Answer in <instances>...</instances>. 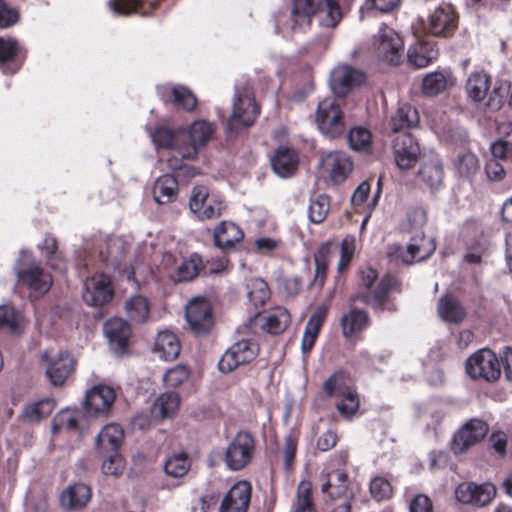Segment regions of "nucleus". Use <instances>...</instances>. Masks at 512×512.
<instances>
[{
  "label": "nucleus",
  "mask_w": 512,
  "mask_h": 512,
  "mask_svg": "<svg viewBox=\"0 0 512 512\" xmlns=\"http://www.w3.org/2000/svg\"><path fill=\"white\" fill-rule=\"evenodd\" d=\"M408 220L415 227V235L410 239L406 250L397 245L389 247V256L401 259L404 264L420 262L428 257L435 250V244L432 239L426 238L422 227L426 223V213L423 209H415L408 215Z\"/></svg>",
  "instance_id": "obj_1"
},
{
  "label": "nucleus",
  "mask_w": 512,
  "mask_h": 512,
  "mask_svg": "<svg viewBox=\"0 0 512 512\" xmlns=\"http://www.w3.org/2000/svg\"><path fill=\"white\" fill-rule=\"evenodd\" d=\"M13 269L18 282L29 291L30 297L39 298L50 290L53 283L51 274L38 263L30 261L28 252H21V258Z\"/></svg>",
  "instance_id": "obj_2"
},
{
  "label": "nucleus",
  "mask_w": 512,
  "mask_h": 512,
  "mask_svg": "<svg viewBox=\"0 0 512 512\" xmlns=\"http://www.w3.org/2000/svg\"><path fill=\"white\" fill-rule=\"evenodd\" d=\"M324 392L336 398V408L346 419L352 418L359 409L360 400L357 391L350 384L345 373L339 371L329 377L323 384Z\"/></svg>",
  "instance_id": "obj_3"
},
{
  "label": "nucleus",
  "mask_w": 512,
  "mask_h": 512,
  "mask_svg": "<svg viewBox=\"0 0 512 512\" xmlns=\"http://www.w3.org/2000/svg\"><path fill=\"white\" fill-rule=\"evenodd\" d=\"M361 283L367 288L366 292L358 293L351 297L352 302L360 301L364 304L372 306L375 309H383L388 294L395 290L398 286V280L391 275L384 276L372 291L371 287L377 279V272L373 268H365L361 270Z\"/></svg>",
  "instance_id": "obj_4"
},
{
  "label": "nucleus",
  "mask_w": 512,
  "mask_h": 512,
  "mask_svg": "<svg viewBox=\"0 0 512 512\" xmlns=\"http://www.w3.org/2000/svg\"><path fill=\"white\" fill-rule=\"evenodd\" d=\"M490 89V77L484 72L471 73L466 82V91L470 99L474 102L483 101L487 96L486 107L491 111H498L504 104L508 94V88L504 85L494 86Z\"/></svg>",
  "instance_id": "obj_5"
},
{
  "label": "nucleus",
  "mask_w": 512,
  "mask_h": 512,
  "mask_svg": "<svg viewBox=\"0 0 512 512\" xmlns=\"http://www.w3.org/2000/svg\"><path fill=\"white\" fill-rule=\"evenodd\" d=\"M256 451V439L248 431H239L225 451L224 461L229 470L239 471L253 459Z\"/></svg>",
  "instance_id": "obj_6"
},
{
  "label": "nucleus",
  "mask_w": 512,
  "mask_h": 512,
  "mask_svg": "<svg viewBox=\"0 0 512 512\" xmlns=\"http://www.w3.org/2000/svg\"><path fill=\"white\" fill-rule=\"evenodd\" d=\"M260 112L259 107L254 102V98L249 89L243 92L236 90L233 111L226 122V129L231 133H238L252 125Z\"/></svg>",
  "instance_id": "obj_7"
},
{
  "label": "nucleus",
  "mask_w": 512,
  "mask_h": 512,
  "mask_svg": "<svg viewBox=\"0 0 512 512\" xmlns=\"http://www.w3.org/2000/svg\"><path fill=\"white\" fill-rule=\"evenodd\" d=\"M466 372L472 379L487 382L496 381L501 375V365L496 354L490 349H480L466 361Z\"/></svg>",
  "instance_id": "obj_8"
},
{
  "label": "nucleus",
  "mask_w": 512,
  "mask_h": 512,
  "mask_svg": "<svg viewBox=\"0 0 512 512\" xmlns=\"http://www.w3.org/2000/svg\"><path fill=\"white\" fill-rule=\"evenodd\" d=\"M316 121L321 132L331 138L338 137L345 131L340 104L335 97L319 102Z\"/></svg>",
  "instance_id": "obj_9"
},
{
  "label": "nucleus",
  "mask_w": 512,
  "mask_h": 512,
  "mask_svg": "<svg viewBox=\"0 0 512 512\" xmlns=\"http://www.w3.org/2000/svg\"><path fill=\"white\" fill-rule=\"evenodd\" d=\"M373 45L377 56L383 61L393 65L400 63L404 52V43L394 29L386 25L381 26Z\"/></svg>",
  "instance_id": "obj_10"
},
{
  "label": "nucleus",
  "mask_w": 512,
  "mask_h": 512,
  "mask_svg": "<svg viewBox=\"0 0 512 512\" xmlns=\"http://www.w3.org/2000/svg\"><path fill=\"white\" fill-rule=\"evenodd\" d=\"M259 347L251 339H242L229 347L218 362L222 373H230L240 365L248 364L258 355Z\"/></svg>",
  "instance_id": "obj_11"
},
{
  "label": "nucleus",
  "mask_w": 512,
  "mask_h": 512,
  "mask_svg": "<svg viewBox=\"0 0 512 512\" xmlns=\"http://www.w3.org/2000/svg\"><path fill=\"white\" fill-rule=\"evenodd\" d=\"M42 360L46 362V376L54 386H62L73 371L75 361L66 351L44 352Z\"/></svg>",
  "instance_id": "obj_12"
},
{
  "label": "nucleus",
  "mask_w": 512,
  "mask_h": 512,
  "mask_svg": "<svg viewBox=\"0 0 512 512\" xmlns=\"http://www.w3.org/2000/svg\"><path fill=\"white\" fill-rule=\"evenodd\" d=\"M457 500L465 505L485 507L489 505L496 496V488L490 483L476 484L465 482L458 485L455 490Z\"/></svg>",
  "instance_id": "obj_13"
},
{
  "label": "nucleus",
  "mask_w": 512,
  "mask_h": 512,
  "mask_svg": "<svg viewBox=\"0 0 512 512\" xmlns=\"http://www.w3.org/2000/svg\"><path fill=\"white\" fill-rule=\"evenodd\" d=\"M488 433V425L480 419L466 422L455 434L451 449L455 454H462L471 446L480 442Z\"/></svg>",
  "instance_id": "obj_14"
},
{
  "label": "nucleus",
  "mask_w": 512,
  "mask_h": 512,
  "mask_svg": "<svg viewBox=\"0 0 512 512\" xmlns=\"http://www.w3.org/2000/svg\"><path fill=\"white\" fill-rule=\"evenodd\" d=\"M186 321L196 335H205L213 326L211 305L202 298L191 300L186 306Z\"/></svg>",
  "instance_id": "obj_15"
},
{
  "label": "nucleus",
  "mask_w": 512,
  "mask_h": 512,
  "mask_svg": "<svg viewBox=\"0 0 512 512\" xmlns=\"http://www.w3.org/2000/svg\"><path fill=\"white\" fill-rule=\"evenodd\" d=\"M116 399L115 390L99 384L89 389L85 396V409L87 413L96 416H108Z\"/></svg>",
  "instance_id": "obj_16"
},
{
  "label": "nucleus",
  "mask_w": 512,
  "mask_h": 512,
  "mask_svg": "<svg viewBox=\"0 0 512 512\" xmlns=\"http://www.w3.org/2000/svg\"><path fill=\"white\" fill-rule=\"evenodd\" d=\"M110 278L105 274H97L84 282L83 300L90 306H102L113 297Z\"/></svg>",
  "instance_id": "obj_17"
},
{
  "label": "nucleus",
  "mask_w": 512,
  "mask_h": 512,
  "mask_svg": "<svg viewBox=\"0 0 512 512\" xmlns=\"http://www.w3.org/2000/svg\"><path fill=\"white\" fill-rule=\"evenodd\" d=\"M364 80L361 71L347 65L334 68L330 74V86L336 97H344Z\"/></svg>",
  "instance_id": "obj_18"
},
{
  "label": "nucleus",
  "mask_w": 512,
  "mask_h": 512,
  "mask_svg": "<svg viewBox=\"0 0 512 512\" xmlns=\"http://www.w3.org/2000/svg\"><path fill=\"white\" fill-rule=\"evenodd\" d=\"M292 7L287 21V26L293 31H305L311 24L312 16L319 12H325L321 3L315 0H291Z\"/></svg>",
  "instance_id": "obj_19"
},
{
  "label": "nucleus",
  "mask_w": 512,
  "mask_h": 512,
  "mask_svg": "<svg viewBox=\"0 0 512 512\" xmlns=\"http://www.w3.org/2000/svg\"><path fill=\"white\" fill-rule=\"evenodd\" d=\"M251 493L252 487L248 481L236 482L223 497L219 512H247Z\"/></svg>",
  "instance_id": "obj_20"
},
{
  "label": "nucleus",
  "mask_w": 512,
  "mask_h": 512,
  "mask_svg": "<svg viewBox=\"0 0 512 512\" xmlns=\"http://www.w3.org/2000/svg\"><path fill=\"white\" fill-rule=\"evenodd\" d=\"M104 334L109 342L110 349L117 355L126 352L132 334L128 322L122 318H112L104 324Z\"/></svg>",
  "instance_id": "obj_21"
},
{
  "label": "nucleus",
  "mask_w": 512,
  "mask_h": 512,
  "mask_svg": "<svg viewBox=\"0 0 512 512\" xmlns=\"http://www.w3.org/2000/svg\"><path fill=\"white\" fill-rule=\"evenodd\" d=\"M395 162L400 169H409L417 161L420 153L418 143L409 133H400L393 139Z\"/></svg>",
  "instance_id": "obj_22"
},
{
  "label": "nucleus",
  "mask_w": 512,
  "mask_h": 512,
  "mask_svg": "<svg viewBox=\"0 0 512 512\" xmlns=\"http://www.w3.org/2000/svg\"><path fill=\"white\" fill-rule=\"evenodd\" d=\"M213 131V126L210 123L203 120L195 121L188 133L190 142L179 146V155L183 159L193 160L198 153V148L207 143Z\"/></svg>",
  "instance_id": "obj_23"
},
{
  "label": "nucleus",
  "mask_w": 512,
  "mask_h": 512,
  "mask_svg": "<svg viewBox=\"0 0 512 512\" xmlns=\"http://www.w3.org/2000/svg\"><path fill=\"white\" fill-rule=\"evenodd\" d=\"M457 16L449 4L440 5L429 18V30L435 36L449 37L457 28Z\"/></svg>",
  "instance_id": "obj_24"
},
{
  "label": "nucleus",
  "mask_w": 512,
  "mask_h": 512,
  "mask_svg": "<svg viewBox=\"0 0 512 512\" xmlns=\"http://www.w3.org/2000/svg\"><path fill=\"white\" fill-rule=\"evenodd\" d=\"M91 488L84 483L69 485L60 496V504L64 510H81L91 499Z\"/></svg>",
  "instance_id": "obj_25"
},
{
  "label": "nucleus",
  "mask_w": 512,
  "mask_h": 512,
  "mask_svg": "<svg viewBox=\"0 0 512 512\" xmlns=\"http://www.w3.org/2000/svg\"><path fill=\"white\" fill-rule=\"evenodd\" d=\"M322 165L329 172L330 178L334 183L344 181L352 170L350 158L340 151L327 154L322 160Z\"/></svg>",
  "instance_id": "obj_26"
},
{
  "label": "nucleus",
  "mask_w": 512,
  "mask_h": 512,
  "mask_svg": "<svg viewBox=\"0 0 512 512\" xmlns=\"http://www.w3.org/2000/svg\"><path fill=\"white\" fill-rule=\"evenodd\" d=\"M299 157L297 152L289 147H279L271 159L273 171L282 178L292 176L298 167Z\"/></svg>",
  "instance_id": "obj_27"
},
{
  "label": "nucleus",
  "mask_w": 512,
  "mask_h": 512,
  "mask_svg": "<svg viewBox=\"0 0 512 512\" xmlns=\"http://www.w3.org/2000/svg\"><path fill=\"white\" fill-rule=\"evenodd\" d=\"M418 176L429 188H439L442 185L444 178V169L440 158L436 155L424 158L421 162Z\"/></svg>",
  "instance_id": "obj_28"
},
{
  "label": "nucleus",
  "mask_w": 512,
  "mask_h": 512,
  "mask_svg": "<svg viewBox=\"0 0 512 512\" xmlns=\"http://www.w3.org/2000/svg\"><path fill=\"white\" fill-rule=\"evenodd\" d=\"M321 490L330 498H339L345 495L349 490L350 497L354 498L355 491L351 487L349 489V480L345 471L336 469L326 474L325 480L321 485Z\"/></svg>",
  "instance_id": "obj_29"
},
{
  "label": "nucleus",
  "mask_w": 512,
  "mask_h": 512,
  "mask_svg": "<svg viewBox=\"0 0 512 512\" xmlns=\"http://www.w3.org/2000/svg\"><path fill=\"white\" fill-rule=\"evenodd\" d=\"M158 95L166 102H173L187 111H191L197 104L195 95L184 86L169 88L166 85L157 87Z\"/></svg>",
  "instance_id": "obj_30"
},
{
  "label": "nucleus",
  "mask_w": 512,
  "mask_h": 512,
  "mask_svg": "<svg viewBox=\"0 0 512 512\" xmlns=\"http://www.w3.org/2000/svg\"><path fill=\"white\" fill-rule=\"evenodd\" d=\"M180 406V396L177 392L166 391L160 394L151 406V416L155 420L173 417Z\"/></svg>",
  "instance_id": "obj_31"
},
{
  "label": "nucleus",
  "mask_w": 512,
  "mask_h": 512,
  "mask_svg": "<svg viewBox=\"0 0 512 512\" xmlns=\"http://www.w3.org/2000/svg\"><path fill=\"white\" fill-rule=\"evenodd\" d=\"M243 231L233 222L222 221L213 232L214 243L221 249H229L243 239Z\"/></svg>",
  "instance_id": "obj_32"
},
{
  "label": "nucleus",
  "mask_w": 512,
  "mask_h": 512,
  "mask_svg": "<svg viewBox=\"0 0 512 512\" xmlns=\"http://www.w3.org/2000/svg\"><path fill=\"white\" fill-rule=\"evenodd\" d=\"M124 432L117 424L106 425L96 437V446L102 454L105 452H118L123 441Z\"/></svg>",
  "instance_id": "obj_33"
},
{
  "label": "nucleus",
  "mask_w": 512,
  "mask_h": 512,
  "mask_svg": "<svg viewBox=\"0 0 512 512\" xmlns=\"http://www.w3.org/2000/svg\"><path fill=\"white\" fill-rule=\"evenodd\" d=\"M178 195V182L172 175L160 176L153 186V197L159 205L171 203Z\"/></svg>",
  "instance_id": "obj_34"
},
{
  "label": "nucleus",
  "mask_w": 512,
  "mask_h": 512,
  "mask_svg": "<svg viewBox=\"0 0 512 512\" xmlns=\"http://www.w3.org/2000/svg\"><path fill=\"white\" fill-rule=\"evenodd\" d=\"M23 330L22 314L11 305H0V332L18 336Z\"/></svg>",
  "instance_id": "obj_35"
},
{
  "label": "nucleus",
  "mask_w": 512,
  "mask_h": 512,
  "mask_svg": "<svg viewBox=\"0 0 512 512\" xmlns=\"http://www.w3.org/2000/svg\"><path fill=\"white\" fill-rule=\"evenodd\" d=\"M325 317L326 310L323 307H318L316 311L310 316L305 326L301 341V349L303 353H308L314 346Z\"/></svg>",
  "instance_id": "obj_36"
},
{
  "label": "nucleus",
  "mask_w": 512,
  "mask_h": 512,
  "mask_svg": "<svg viewBox=\"0 0 512 512\" xmlns=\"http://www.w3.org/2000/svg\"><path fill=\"white\" fill-rule=\"evenodd\" d=\"M55 409V401L51 398H44L39 401L27 404L22 410V420L26 423H38L49 417Z\"/></svg>",
  "instance_id": "obj_37"
},
{
  "label": "nucleus",
  "mask_w": 512,
  "mask_h": 512,
  "mask_svg": "<svg viewBox=\"0 0 512 512\" xmlns=\"http://www.w3.org/2000/svg\"><path fill=\"white\" fill-rule=\"evenodd\" d=\"M437 310L440 318L447 323L458 324L466 317L465 309L455 298L449 295L438 300Z\"/></svg>",
  "instance_id": "obj_38"
},
{
  "label": "nucleus",
  "mask_w": 512,
  "mask_h": 512,
  "mask_svg": "<svg viewBox=\"0 0 512 512\" xmlns=\"http://www.w3.org/2000/svg\"><path fill=\"white\" fill-rule=\"evenodd\" d=\"M154 350L165 360H174L180 353V343L176 335L170 331L158 334Z\"/></svg>",
  "instance_id": "obj_39"
},
{
  "label": "nucleus",
  "mask_w": 512,
  "mask_h": 512,
  "mask_svg": "<svg viewBox=\"0 0 512 512\" xmlns=\"http://www.w3.org/2000/svg\"><path fill=\"white\" fill-rule=\"evenodd\" d=\"M369 317L360 309H351L341 318L342 332L345 337H352L367 327Z\"/></svg>",
  "instance_id": "obj_40"
},
{
  "label": "nucleus",
  "mask_w": 512,
  "mask_h": 512,
  "mask_svg": "<svg viewBox=\"0 0 512 512\" xmlns=\"http://www.w3.org/2000/svg\"><path fill=\"white\" fill-rule=\"evenodd\" d=\"M419 121L418 112L410 105H403L398 108L391 118V128L395 133L402 132L415 127Z\"/></svg>",
  "instance_id": "obj_41"
},
{
  "label": "nucleus",
  "mask_w": 512,
  "mask_h": 512,
  "mask_svg": "<svg viewBox=\"0 0 512 512\" xmlns=\"http://www.w3.org/2000/svg\"><path fill=\"white\" fill-rule=\"evenodd\" d=\"M18 54L16 41L0 38V69L4 73H14L18 70L15 57Z\"/></svg>",
  "instance_id": "obj_42"
},
{
  "label": "nucleus",
  "mask_w": 512,
  "mask_h": 512,
  "mask_svg": "<svg viewBox=\"0 0 512 512\" xmlns=\"http://www.w3.org/2000/svg\"><path fill=\"white\" fill-rule=\"evenodd\" d=\"M289 324V312L285 308L277 307L265 317L262 328L270 334H280L286 330Z\"/></svg>",
  "instance_id": "obj_43"
},
{
  "label": "nucleus",
  "mask_w": 512,
  "mask_h": 512,
  "mask_svg": "<svg viewBox=\"0 0 512 512\" xmlns=\"http://www.w3.org/2000/svg\"><path fill=\"white\" fill-rule=\"evenodd\" d=\"M125 310L129 319L137 324H143L149 318V304L145 297L134 295L125 303Z\"/></svg>",
  "instance_id": "obj_44"
},
{
  "label": "nucleus",
  "mask_w": 512,
  "mask_h": 512,
  "mask_svg": "<svg viewBox=\"0 0 512 512\" xmlns=\"http://www.w3.org/2000/svg\"><path fill=\"white\" fill-rule=\"evenodd\" d=\"M451 82L450 74L433 72L423 79V92L428 96H435L447 89Z\"/></svg>",
  "instance_id": "obj_45"
},
{
  "label": "nucleus",
  "mask_w": 512,
  "mask_h": 512,
  "mask_svg": "<svg viewBox=\"0 0 512 512\" xmlns=\"http://www.w3.org/2000/svg\"><path fill=\"white\" fill-rule=\"evenodd\" d=\"M247 294L255 306L264 305L270 297V289L263 279L252 278L247 283Z\"/></svg>",
  "instance_id": "obj_46"
},
{
  "label": "nucleus",
  "mask_w": 512,
  "mask_h": 512,
  "mask_svg": "<svg viewBox=\"0 0 512 512\" xmlns=\"http://www.w3.org/2000/svg\"><path fill=\"white\" fill-rule=\"evenodd\" d=\"M330 200L326 194H319L311 200L308 208V217L312 223H322L328 215Z\"/></svg>",
  "instance_id": "obj_47"
},
{
  "label": "nucleus",
  "mask_w": 512,
  "mask_h": 512,
  "mask_svg": "<svg viewBox=\"0 0 512 512\" xmlns=\"http://www.w3.org/2000/svg\"><path fill=\"white\" fill-rule=\"evenodd\" d=\"M437 51L428 49V44H420L418 47L410 48L407 56L409 62L417 68L427 66L433 59L436 58Z\"/></svg>",
  "instance_id": "obj_48"
},
{
  "label": "nucleus",
  "mask_w": 512,
  "mask_h": 512,
  "mask_svg": "<svg viewBox=\"0 0 512 512\" xmlns=\"http://www.w3.org/2000/svg\"><path fill=\"white\" fill-rule=\"evenodd\" d=\"M182 134H173L169 129L160 127L155 130L154 133L151 134V138L153 143L157 147L161 148H174L179 154V146H184V144H180V138Z\"/></svg>",
  "instance_id": "obj_49"
},
{
  "label": "nucleus",
  "mask_w": 512,
  "mask_h": 512,
  "mask_svg": "<svg viewBox=\"0 0 512 512\" xmlns=\"http://www.w3.org/2000/svg\"><path fill=\"white\" fill-rule=\"evenodd\" d=\"M190 468V462L186 454H176L167 459L164 464V471L168 476L174 478L183 477Z\"/></svg>",
  "instance_id": "obj_50"
},
{
  "label": "nucleus",
  "mask_w": 512,
  "mask_h": 512,
  "mask_svg": "<svg viewBox=\"0 0 512 512\" xmlns=\"http://www.w3.org/2000/svg\"><path fill=\"white\" fill-rule=\"evenodd\" d=\"M79 412L65 409L60 411L52 423V430L55 433L61 429H67L69 431H77L79 429Z\"/></svg>",
  "instance_id": "obj_51"
},
{
  "label": "nucleus",
  "mask_w": 512,
  "mask_h": 512,
  "mask_svg": "<svg viewBox=\"0 0 512 512\" xmlns=\"http://www.w3.org/2000/svg\"><path fill=\"white\" fill-rule=\"evenodd\" d=\"M294 512H316L311 498L310 483L301 482L299 484L294 503Z\"/></svg>",
  "instance_id": "obj_52"
},
{
  "label": "nucleus",
  "mask_w": 512,
  "mask_h": 512,
  "mask_svg": "<svg viewBox=\"0 0 512 512\" xmlns=\"http://www.w3.org/2000/svg\"><path fill=\"white\" fill-rule=\"evenodd\" d=\"M190 377V371L187 366L178 364L170 369L163 376L166 387L177 388L183 385Z\"/></svg>",
  "instance_id": "obj_53"
},
{
  "label": "nucleus",
  "mask_w": 512,
  "mask_h": 512,
  "mask_svg": "<svg viewBox=\"0 0 512 512\" xmlns=\"http://www.w3.org/2000/svg\"><path fill=\"white\" fill-rule=\"evenodd\" d=\"M330 255V247L327 244H323L314 256L315 260V277L314 282L318 283L321 287L324 283L326 271L328 267Z\"/></svg>",
  "instance_id": "obj_54"
},
{
  "label": "nucleus",
  "mask_w": 512,
  "mask_h": 512,
  "mask_svg": "<svg viewBox=\"0 0 512 512\" xmlns=\"http://www.w3.org/2000/svg\"><path fill=\"white\" fill-rule=\"evenodd\" d=\"M202 261L200 256L192 255L188 260L182 262L177 268L178 281H190L194 279L200 272Z\"/></svg>",
  "instance_id": "obj_55"
},
{
  "label": "nucleus",
  "mask_w": 512,
  "mask_h": 512,
  "mask_svg": "<svg viewBox=\"0 0 512 512\" xmlns=\"http://www.w3.org/2000/svg\"><path fill=\"white\" fill-rule=\"evenodd\" d=\"M102 471L105 475L119 476L124 470V462L118 452H105L103 454Z\"/></svg>",
  "instance_id": "obj_56"
},
{
  "label": "nucleus",
  "mask_w": 512,
  "mask_h": 512,
  "mask_svg": "<svg viewBox=\"0 0 512 512\" xmlns=\"http://www.w3.org/2000/svg\"><path fill=\"white\" fill-rule=\"evenodd\" d=\"M371 141V133L365 128L358 127L349 131L348 142L355 150L366 148Z\"/></svg>",
  "instance_id": "obj_57"
},
{
  "label": "nucleus",
  "mask_w": 512,
  "mask_h": 512,
  "mask_svg": "<svg viewBox=\"0 0 512 512\" xmlns=\"http://www.w3.org/2000/svg\"><path fill=\"white\" fill-rule=\"evenodd\" d=\"M457 169L460 175L469 177L479 169V161L472 153H464L458 157Z\"/></svg>",
  "instance_id": "obj_58"
},
{
  "label": "nucleus",
  "mask_w": 512,
  "mask_h": 512,
  "mask_svg": "<svg viewBox=\"0 0 512 512\" xmlns=\"http://www.w3.org/2000/svg\"><path fill=\"white\" fill-rule=\"evenodd\" d=\"M370 493L375 500L381 501L392 495V486L385 478L375 477L370 483Z\"/></svg>",
  "instance_id": "obj_59"
},
{
  "label": "nucleus",
  "mask_w": 512,
  "mask_h": 512,
  "mask_svg": "<svg viewBox=\"0 0 512 512\" xmlns=\"http://www.w3.org/2000/svg\"><path fill=\"white\" fill-rule=\"evenodd\" d=\"M340 252V259L337 265L339 272L343 271L349 265L354 256L355 238L352 236L345 237L342 240Z\"/></svg>",
  "instance_id": "obj_60"
},
{
  "label": "nucleus",
  "mask_w": 512,
  "mask_h": 512,
  "mask_svg": "<svg viewBox=\"0 0 512 512\" xmlns=\"http://www.w3.org/2000/svg\"><path fill=\"white\" fill-rule=\"evenodd\" d=\"M209 191L204 185L195 186L191 192L189 207L191 212H199L201 208L209 201Z\"/></svg>",
  "instance_id": "obj_61"
},
{
  "label": "nucleus",
  "mask_w": 512,
  "mask_h": 512,
  "mask_svg": "<svg viewBox=\"0 0 512 512\" xmlns=\"http://www.w3.org/2000/svg\"><path fill=\"white\" fill-rule=\"evenodd\" d=\"M224 209L225 205L221 201L210 199L199 212H195L194 214L200 220H207L219 217Z\"/></svg>",
  "instance_id": "obj_62"
},
{
  "label": "nucleus",
  "mask_w": 512,
  "mask_h": 512,
  "mask_svg": "<svg viewBox=\"0 0 512 512\" xmlns=\"http://www.w3.org/2000/svg\"><path fill=\"white\" fill-rule=\"evenodd\" d=\"M321 4L326 13V19L324 20L325 25L336 26L342 18L339 0H324Z\"/></svg>",
  "instance_id": "obj_63"
},
{
  "label": "nucleus",
  "mask_w": 512,
  "mask_h": 512,
  "mask_svg": "<svg viewBox=\"0 0 512 512\" xmlns=\"http://www.w3.org/2000/svg\"><path fill=\"white\" fill-rule=\"evenodd\" d=\"M19 21V12L0 0V28H9Z\"/></svg>",
  "instance_id": "obj_64"
}]
</instances>
